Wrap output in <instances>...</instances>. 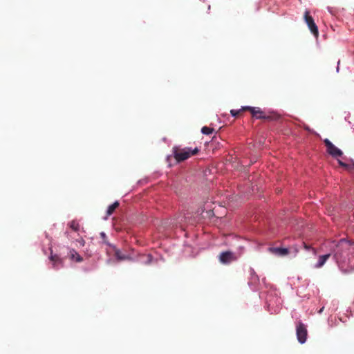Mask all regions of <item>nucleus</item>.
<instances>
[{"label":"nucleus","instance_id":"obj_14","mask_svg":"<svg viewBox=\"0 0 354 354\" xmlns=\"http://www.w3.org/2000/svg\"><path fill=\"white\" fill-rule=\"evenodd\" d=\"M214 131V128H211V127H206V126L202 127V129H201L202 133H203L205 135H209V134L212 133Z\"/></svg>","mask_w":354,"mask_h":354},{"label":"nucleus","instance_id":"obj_22","mask_svg":"<svg viewBox=\"0 0 354 354\" xmlns=\"http://www.w3.org/2000/svg\"><path fill=\"white\" fill-rule=\"evenodd\" d=\"M147 259H148V263H149L151 261V255H148L147 256Z\"/></svg>","mask_w":354,"mask_h":354},{"label":"nucleus","instance_id":"obj_12","mask_svg":"<svg viewBox=\"0 0 354 354\" xmlns=\"http://www.w3.org/2000/svg\"><path fill=\"white\" fill-rule=\"evenodd\" d=\"M69 255L71 259L76 262H82L83 261L82 257L75 250H70Z\"/></svg>","mask_w":354,"mask_h":354},{"label":"nucleus","instance_id":"obj_23","mask_svg":"<svg viewBox=\"0 0 354 354\" xmlns=\"http://www.w3.org/2000/svg\"><path fill=\"white\" fill-rule=\"evenodd\" d=\"M295 251L296 253H297L298 252L297 248H295Z\"/></svg>","mask_w":354,"mask_h":354},{"label":"nucleus","instance_id":"obj_9","mask_svg":"<svg viewBox=\"0 0 354 354\" xmlns=\"http://www.w3.org/2000/svg\"><path fill=\"white\" fill-rule=\"evenodd\" d=\"M334 258L336 260L339 268L344 272H345V273L347 272L348 270L345 268V265H344L343 261L342 260V254L340 252H339V251L335 252V253L334 254Z\"/></svg>","mask_w":354,"mask_h":354},{"label":"nucleus","instance_id":"obj_7","mask_svg":"<svg viewBox=\"0 0 354 354\" xmlns=\"http://www.w3.org/2000/svg\"><path fill=\"white\" fill-rule=\"evenodd\" d=\"M268 251L279 257H284L289 254V250L283 248H269Z\"/></svg>","mask_w":354,"mask_h":354},{"label":"nucleus","instance_id":"obj_24","mask_svg":"<svg viewBox=\"0 0 354 354\" xmlns=\"http://www.w3.org/2000/svg\"><path fill=\"white\" fill-rule=\"evenodd\" d=\"M66 234H71V233H70V232H68V231H66Z\"/></svg>","mask_w":354,"mask_h":354},{"label":"nucleus","instance_id":"obj_6","mask_svg":"<svg viewBox=\"0 0 354 354\" xmlns=\"http://www.w3.org/2000/svg\"><path fill=\"white\" fill-rule=\"evenodd\" d=\"M218 259L220 262L223 264H227L236 260V257L234 254L230 251L221 252L219 254Z\"/></svg>","mask_w":354,"mask_h":354},{"label":"nucleus","instance_id":"obj_11","mask_svg":"<svg viewBox=\"0 0 354 354\" xmlns=\"http://www.w3.org/2000/svg\"><path fill=\"white\" fill-rule=\"evenodd\" d=\"M68 225L69 228L74 232L78 233L80 230V225L75 220H73L71 222H69Z\"/></svg>","mask_w":354,"mask_h":354},{"label":"nucleus","instance_id":"obj_4","mask_svg":"<svg viewBox=\"0 0 354 354\" xmlns=\"http://www.w3.org/2000/svg\"><path fill=\"white\" fill-rule=\"evenodd\" d=\"M326 151L333 158L340 157L343 155L342 150L335 147L328 138L324 140Z\"/></svg>","mask_w":354,"mask_h":354},{"label":"nucleus","instance_id":"obj_1","mask_svg":"<svg viewBox=\"0 0 354 354\" xmlns=\"http://www.w3.org/2000/svg\"><path fill=\"white\" fill-rule=\"evenodd\" d=\"M199 152V149L195 147L194 149L189 147L181 148L178 146H174L172 148V153L176 162H180L186 160L192 156H194Z\"/></svg>","mask_w":354,"mask_h":354},{"label":"nucleus","instance_id":"obj_3","mask_svg":"<svg viewBox=\"0 0 354 354\" xmlns=\"http://www.w3.org/2000/svg\"><path fill=\"white\" fill-rule=\"evenodd\" d=\"M304 17L310 32L316 38H317L319 36L318 28L315 24L313 18L310 15V12L308 10H306Z\"/></svg>","mask_w":354,"mask_h":354},{"label":"nucleus","instance_id":"obj_17","mask_svg":"<svg viewBox=\"0 0 354 354\" xmlns=\"http://www.w3.org/2000/svg\"><path fill=\"white\" fill-rule=\"evenodd\" d=\"M303 245H304V248L305 250H311L313 252V253L316 255L317 254V250L316 249H315L314 248H312L310 245H308L306 244V243H303Z\"/></svg>","mask_w":354,"mask_h":354},{"label":"nucleus","instance_id":"obj_20","mask_svg":"<svg viewBox=\"0 0 354 354\" xmlns=\"http://www.w3.org/2000/svg\"><path fill=\"white\" fill-rule=\"evenodd\" d=\"M338 163H339L341 166L344 167H346L348 166L346 163L343 162H342V161H341V160H338Z\"/></svg>","mask_w":354,"mask_h":354},{"label":"nucleus","instance_id":"obj_21","mask_svg":"<svg viewBox=\"0 0 354 354\" xmlns=\"http://www.w3.org/2000/svg\"><path fill=\"white\" fill-rule=\"evenodd\" d=\"M80 243H81L82 245H84V241L82 239H81V240L80 241Z\"/></svg>","mask_w":354,"mask_h":354},{"label":"nucleus","instance_id":"obj_18","mask_svg":"<svg viewBox=\"0 0 354 354\" xmlns=\"http://www.w3.org/2000/svg\"><path fill=\"white\" fill-rule=\"evenodd\" d=\"M345 245L348 247L349 245V243L345 239H342L339 241V242L337 246V248L341 247L343 248H344Z\"/></svg>","mask_w":354,"mask_h":354},{"label":"nucleus","instance_id":"obj_10","mask_svg":"<svg viewBox=\"0 0 354 354\" xmlns=\"http://www.w3.org/2000/svg\"><path fill=\"white\" fill-rule=\"evenodd\" d=\"M330 254H326L324 255L319 256L317 263L315 265V268H322L325 264L326 261L330 258Z\"/></svg>","mask_w":354,"mask_h":354},{"label":"nucleus","instance_id":"obj_15","mask_svg":"<svg viewBox=\"0 0 354 354\" xmlns=\"http://www.w3.org/2000/svg\"><path fill=\"white\" fill-rule=\"evenodd\" d=\"M115 256L118 260H125L128 258L127 256L122 254L119 250L115 251Z\"/></svg>","mask_w":354,"mask_h":354},{"label":"nucleus","instance_id":"obj_2","mask_svg":"<svg viewBox=\"0 0 354 354\" xmlns=\"http://www.w3.org/2000/svg\"><path fill=\"white\" fill-rule=\"evenodd\" d=\"M243 109H248L252 117L257 119H264L267 120H275L279 116L276 114H267L259 107L243 106Z\"/></svg>","mask_w":354,"mask_h":354},{"label":"nucleus","instance_id":"obj_13","mask_svg":"<svg viewBox=\"0 0 354 354\" xmlns=\"http://www.w3.org/2000/svg\"><path fill=\"white\" fill-rule=\"evenodd\" d=\"M119 206V203L118 201H115L112 205H109L108 207L107 211H106V216H111L114 211L118 208Z\"/></svg>","mask_w":354,"mask_h":354},{"label":"nucleus","instance_id":"obj_25","mask_svg":"<svg viewBox=\"0 0 354 354\" xmlns=\"http://www.w3.org/2000/svg\"><path fill=\"white\" fill-rule=\"evenodd\" d=\"M323 312V308L319 310V313Z\"/></svg>","mask_w":354,"mask_h":354},{"label":"nucleus","instance_id":"obj_8","mask_svg":"<svg viewBox=\"0 0 354 354\" xmlns=\"http://www.w3.org/2000/svg\"><path fill=\"white\" fill-rule=\"evenodd\" d=\"M49 259L53 263L55 269H58L59 267L63 266V260L58 255L51 253Z\"/></svg>","mask_w":354,"mask_h":354},{"label":"nucleus","instance_id":"obj_16","mask_svg":"<svg viewBox=\"0 0 354 354\" xmlns=\"http://www.w3.org/2000/svg\"><path fill=\"white\" fill-rule=\"evenodd\" d=\"M244 111H248V109H243V107L239 109V110H234V109H232L230 111V113L232 116L234 117H236L238 116L241 112Z\"/></svg>","mask_w":354,"mask_h":354},{"label":"nucleus","instance_id":"obj_19","mask_svg":"<svg viewBox=\"0 0 354 354\" xmlns=\"http://www.w3.org/2000/svg\"><path fill=\"white\" fill-rule=\"evenodd\" d=\"M100 236H101L102 239L104 240V243H106V236L105 233L101 232Z\"/></svg>","mask_w":354,"mask_h":354},{"label":"nucleus","instance_id":"obj_5","mask_svg":"<svg viewBox=\"0 0 354 354\" xmlns=\"http://www.w3.org/2000/svg\"><path fill=\"white\" fill-rule=\"evenodd\" d=\"M297 338L299 343L306 342L308 335L306 326L301 322H299L296 327Z\"/></svg>","mask_w":354,"mask_h":354}]
</instances>
